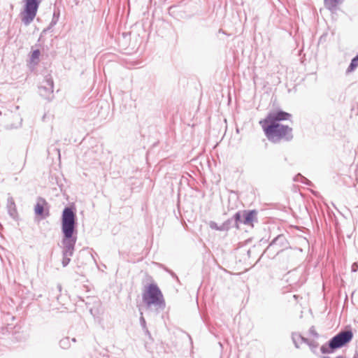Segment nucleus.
I'll return each instance as SVG.
<instances>
[{
	"label": "nucleus",
	"mask_w": 358,
	"mask_h": 358,
	"mask_svg": "<svg viewBox=\"0 0 358 358\" xmlns=\"http://www.w3.org/2000/svg\"><path fill=\"white\" fill-rule=\"evenodd\" d=\"M77 216L73 206H66L61 217V240L63 267H66L71 262V257L75 251L78 238Z\"/></svg>",
	"instance_id": "1"
},
{
	"label": "nucleus",
	"mask_w": 358,
	"mask_h": 358,
	"mask_svg": "<svg viewBox=\"0 0 358 358\" xmlns=\"http://www.w3.org/2000/svg\"><path fill=\"white\" fill-rule=\"evenodd\" d=\"M267 139L273 143L290 141L293 138L292 128L282 124L259 122Z\"/></svg>",
	"instance_id": "2"
},
{
	"label": "nucleus",
	"mask_w": 358,
	"mask_h": 358,
	"mask_svg": "<svg viewBox=\"0 0 358 358\" xmlns=\"http://www.w3.org/2000/svg\"><path fill=\"white\" fill-rule=\"evenodd\" d=\"M142 298L147 308L155 306L157 312L164 310L166 307L163 294L155 283H151L146 287L142 294Z\"/></svg>",
	"instance_id": "3"
},
{
	"label": "nucleus",
	"mask_w": 358,
	"mask_h": 358,
	"mask_svg": "<svg viewBox=\"0 0 358 358\" xmlns=\"http://www.w3.org/2000/svg\"><path fill=\"white\" fill-rule=\"evenodd\" d=\"M352 338L353 333L351 329L341 331L327 343L322 345L320 351L322 354H332L349 343Z\"/></svg>",
	"instance_id": "4"
},
{
	"label": "nucleus",
	"mask_w": 358,
	"mask_h": 358,
	"mask_svg": "<svg viewBox=\"0 0 358 358\" xmlns=\"http://www.w3.org/2000/svg\"><path fill=\"white\" fill-rule=\"evenodd\" d=\"M41 0H24V9L21 12V20L25 25H29L34 20L39 6Z\"/></svg>",
	"instance_id": "5"
},
{
	"label": "nucleus",
	"mask_w": 358,
	"mask_h": 358,
	"mask_svg": "<svg viewBox=\"0 0 358 358\" xmlns=\"http://www.w3.org/2000/svg\"><path fill=\"white\" fill-rule=\"evenodd\" d=\"M289 242L284 234H279L273 241L270 243V244L266 248L265 252L273 251L276 252V254L282 252L285 249L289 248Z\"/></svg>",
	"instance_id": "6"
},
{
	"label": "nucleus",
	"mask_w": 358,
	"mask_h": 358,
	"mask_svg": "<svg viewBox=\"0 0 358 358\" xmlns=\"http://www.w3.org/2000/svg\"><path fill=\"white\" fill-rule=\"evenodd\" d=\"M54 82L50 76L45 77L38 87L39 94L45 99L51 100L53 97Z\"/></svg>",
	"instance_id": "7"
},
{
	"label": "nucleus",
	"mask_w": 358,
	"mask_h": 358,
	"mask_svg": "<svg viewBox=\"0 0 358 358\" xmlns=\"http://www.w3.org/2000/svg\"><path fill=\"white\" fill-rule=\"evenodd\" d=\"M291 114L283 111L282 110H278L275 111H273L269 113L265 119L261 120L260 122H264L265 124L268 123H274V124H280V121L287 120L291 117Z\"/></svg>",
	"instance_id": "8"
},
{
	"label": "nucleus",
	"mask_w": 358,
	"mask_h": 358,
	"mask_svg": "<svg viewBox=\"0 0 358 358\" xmlns=\"http://www.w3.org/2000/svg\"><path fill=\"white\" fill-rule=\"evenodd\" d=\"M243 224L253 227L254 222H258L257 210H243Z\"/></svg>",
	"instance_id": "9"
},
{
	"label": "nucleus",
	"mask_w": 358,
	"mask_h": 358,
	"mask_svg": "<svg viewBox=\"0 0 358 358\" xmlns=\"http://www.w3.org/2000/svg\"><path fill=\"white\" fill-rule=\"evenodd\" d=\"M343 0H324V7L332 13L337 11L338 6L342 4Z\"/></svg>",
	"instance_id": "10"
},
{
	"label": "nucleus",
	"mask_w": 358,
	"mask_h": 358,
	"mask_svg": "<svg viewBox=\"0 0 358 358\" xmlns=\"http://www.w3.org/2000/svg\"><path fill=\"white\" fill-rule=\"evenodd\" d=\"M47 204L45 199L42 197L38 198V201L34 206V212L36 215L44 217V205Z\"/></svg>",
	"instance_id": "11"
},
{
	"label": "nucleus",
	"mask_w": 358,
	"mask_h": 358,
	"mask_svg": "<svg viewBox=\"0 0 358 358\" xmlns=\"http://www.w3.org/2000/svg\"><path fill=\"white\" fill-rule=\"evenodd\" d=\"M234 222L235 223V228L238 229L241 224H243V210L237 211L234 215Z\"/></svg>",
	"instance_id": "12"
},
{
	"label": "nucleus",
	"mask_w": 358,
	"mask_h": 358,
	"mask_svg": "<svg viewBox=\"0 0 358 358\" xmlns=\"http://www.w3.org/2000/svg\"><path fill=\"white\" fill-rule=\"evenodd\" d=\"M7 207L8 209V213L11 216H13L16 213L15 209V203L12 197H9L7 200Z\"/></svg>",
	"instance_id": "13"
},
{
	"label": "nucleus",
	"mask_w": 358,
	"mask_h": 358,
	"mask_svg": "<svg viewBox=\"0 0 358 358\" xmlns=\"http://www.w3.org/2000/svg\"><path fill=\"white\" fill-rule=\"evenodd\" d=\"M358 66V55L353 57L350 62V64L347 69L346 73H349L354 71Z\"/></svg>",
	"instance_id": "14"
},
{
	"label": "nucleus",
	"mask_w": 358,
	"mask_h": 358,
	"mask_svg": "<svg viewBox=\"0 0 358 358\" xmlns=\"http://www.w3.org/2000/svg\"><path fill=\"white\" fill-rule=\"evenodd\" d=\"M222 227H224V231H228L231 228H235V223L234 222V217H231L227 220L222 223Z\"/></svg>",
	"instance_id": "15"
},
{
	"label": "nucleus",
	"mask_w": 358,
	"mask_h": 358,
	"mask_svg": "<svg viewBox=\"0 0 358 358\" xmlns=\"http://www.w3.org/2000/svg\"><path fill=\"white\" fill-rule=\"evenodd\" d=\"M59 346L62 349H68L71 346L70 338L69 337L63 338L59 341Z\"/></svg>",
	"instance_id": "16"
},
{
	"label": "nucleus",
	"mask_w": 358,
	"mask_h": 358,
	"mask_svg": "<svg viewBox=\"0 0 358 358\" xmlns=\"http://www.w3.org/2000/svg\"><path fill=\"white\" fill-rule=\"evenodd\" d=\"M298 339V338H300L301 339V343H307L308 342V339L302 336L299 333H292V340H296V339Z\"/></svg>",
	"instance_id": "17"
},
{
	"label": "nucleus",
	"mask_w": 358,
	"mask_h": 358,
	"mask_svg": "<svg viewBox=\"0 0 358 358\" xmlns=\"http://www.w3.org/2000/svg\"><path fill=\"white\" fill-rule=\"evenodd\" d=\"M59 18V10H57V11L55 10L53 13L52 19L50 24V27L55 26L57 23Z\"/></svg>",
	"instance_id": "18"
},
{
	"label": "nucleus",
	"mask_w": 358,
	"mask_h": 358,
	"mask_svg": "<svg viewBox=\"0 0 358 358\" xmlns=\"http://www.w3.org/2000/svg\"><path fill=\"white\" fill-rule=\"evenodd\" d=\"M208 224H209L210 228L212 229L220 231H224V227H222V224L220 226H218L217 224L214 221H210Z\"/></svg>",
	"instance_id": "19"
},
{
	"label": "nucleus",
	"mask_w": 358,
	"mask_h": 358,
	"mask_svg": "<svg viewBox=\"0 0 358 358\" xmlns=\"http://www.w3.org/2000/svg\"><path fill=\"white\" fill-rule=\"evenodd\" d=\"M306 344L310 347V350L313 352H315V349L318 346V343L316 341L308 340V342Z\"/></svg>",
	"instance_id": "20"
},
{
	"label": "nucleus",
	"mask_w": 358,
	"mask_h": 358,
	"mask_svg": "<svg viewBox=\"0 0 358 358\" xmlns=\"http://www.w3.org/2000/svg\"><path fill=\"white\" fill-rule=\"evenodd\" d=\"M41 52L38 49L34 50L31 53V60L34 62L35 59H38Z\"/></svg>",
	"instance_id": "21"
},
{
	"label": "nucleus",
	"mask_w": 358,
	"mask_h": 358,
	"mask_svg": "<svg viewBox=\"0 0 358 358\" xmlns=\"http://www.w3.org/2000/svg\"><path fill=\"white\" fill-rule=\"evenodd\" d=\"M140 324L143 329H146V322L145 318L143 316V313H141V317H140Z\"/></svg>",
	"instance_id": "22"
},
{
	"label": "nucleus",
	"mask_w": 358,
	"mask_h": 358,
	"mask_svg": "<svg viewBox=\"0 0 358 358\" xmlns=\"http://www.w3.org/2000/svg\"><path fill=\"white\" fill-rule=\"evenodd\" d=\"M309 334L312 336H313L315 338H318L319 337V334L316 331L315 327L313 326H312L310 329H309Z\"/></svg>",
	"instance_id": "23"
},
{
	"label": "nucleus",
	"mask_w": 358,
	"mask_h": 358,
	"mask_svg": "<svg viewBox=\"0 0 358 358\" xmlns=\"http://www.w3.org/2000/svg\"><path fill=\"white\" fill-rule=\"evenodd\" d=\"M303 180H305V177L300 173L297 174L294 178V181L299 182H301Z\"/></svg>",
	"instance_id": "24"
},
{
	"label": "nucleus",
	"mask_w": 358,
	"mask_h": 358,
	"mask_svg": "<svg viewBox=\"0 0 358 358\" xmlns=\"http://www.w3.org/2000/svg\"><path fill=\"white\" fill-rule=\"evenodd\" d=\"M164 270L168 273H169L173 278L176 279L177 280H178V276L176 275V274L171 270L169 269L168 268H165Z\"/></svg>",
	"instance_id": "25"
},
{
	"label": "nucleus",
	"mask_w": 358,
	"mask_h": 358,
	"mask_svg": "<svg viewBox=\"0 0 358 358\" xmlns=\"http://www.w3.org/2000/svg\"><path fill=\"white\" fill-rule=\"evenodd\" d=\"M351 270L352 272H356L358 270V263H357V262L353 263L351 266Z\"/></svg>",
	"instance_id": "26"
},
{
	"label": "nucleus",
	"mask_w": 358,
	"mask_h": 358,
	"mask_svg": "<svg viewBox=\"0 0 358 358\" xmlns=\"http://www.w3.org/2000/svg\"><path fill=\"white\" fill-rule=\"evenodd\" d=\"M292 341H293L295 347L296 348H299V344L301 343V342H300L301 339L300 338H298V339L296 338V340H292Z\"/></svg>",
	"instance_id": "27"
},
{
	"label": "nucleus",
	"mask_w": 358,
	"mask_h": 358,
	"mask_svg": "<svg viewBox=\"0 0 358 358\" xmlns=\"http://www.w3.org/2000/svg\"><path fill=\"white\" fill-rule=\"evenodd\" d=\"M301 183H303L307 185H311V184H312V182L309 180H308L306 178H305V180H303Z\"/></svg>",
	"instance_id": "28"
},
{
	"label": "nucleus",
	"mask_w": 358,
	"mask_h": 358,
	"mask_svg": "<svg viewBox=\"0 0 358 358\" xmlns=\"http://www.w3.org/2000/svg\"><path fill=\"white\" fill-rule=\"evenodd\" d=\"M144 331H145V334L149 336L150 338L151 337V334H150V332L149 331V330L148 329V328H146V329H143Z\"/></svg>",
	"instance_id": "29"
},
{
	"label": "nucleus",
	"mask_w": 358,
	"mask_h": 358,
	"mask_svg": "<svg viewBox=\"0 0 358 358\" xmlns=\"http://www.w3.org/2000/svg\"><path fill=\"white\" fill-rule=\"evenodd\" d=\"M57 288H58L59 291L60 292L62 290V285H57Z\"/></svg>",
	"instance_id": "30"
},
{
	"label": "nucleus",
	"mask_w": 358,
	"mask_h": 358,
	"mask_svg": "<svg viewBox=\"0 0 358 358\" xmlns=\"http://www.w3.org/2000/svg\"><path fill=\"white\" fill-rule=\"evenodd\" d=\"M19 119H20V124H21V122H22V118H20V117H19Z\"/></svg>",
	"instance_id": "31"
},
{
	"label": "nucleus",
	"mask_w": 358,
	"mask_h": 358,
	"mask_svg": "<svg viewBox=\"0 0 358 358\" xmlns=\"http://www.w3.org/2000/svg\"><path fill=\"white\" fill-rule=\"evenodd\" d=\"M72 341L76 342V338H72Z\"/></svg>",
	"instance_id": "32"
},
{
	"label": "nucleus",
	"mask_w": 358,
	"mask_h": 358,
	"mask_svg": "<svg viewBox=\"0 0 358 358\" xmlns=\"http://www.w3.org/2000/svg\"><path fill=\"white\" fill-rule=\"evenodd\" d=\"M17 126H12L11 128H17Z\"/></svg>",
	"instance_id": "33"
},
{
	"label": "nucleus",
	"mask_w": 358,
	"mask_h": 358,
	"mask_svg": "<svg viewBox=\"0 0 358 358\" xmlns=\"http://www.w3.org/2000/svg\"><path fill=\"white\" fill-rule=\"evenodd\" d=\"M357 55H358V53H357Z\"/></svg>",
	"instance_id": "34"
}]
</instances>
